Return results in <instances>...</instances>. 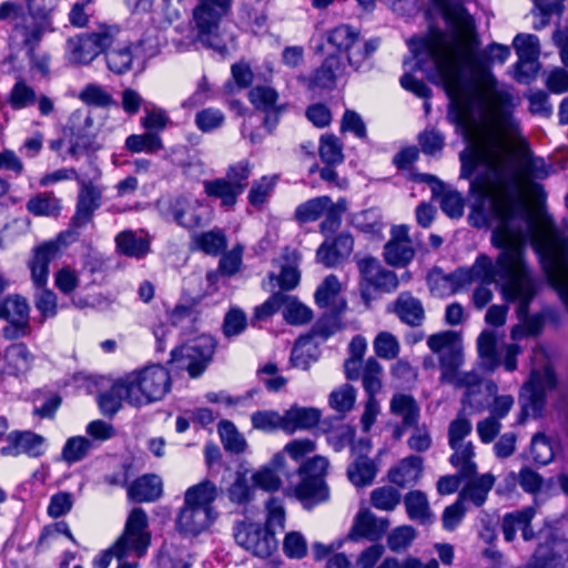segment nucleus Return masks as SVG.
Here are the masks:
<instances>
[{
    "instance_id": "obj_1",
    "label": "nucleus",
    "mask_w": 568,
    "mask_h": 568,
    "mask_svg": "<svg viewBox=\"0 0 568 568\" xmlns=\"http://www.w3.org/2000/svg\"><path fill=\"white\" fill-rule=\"evenodd\" d=\"M456 39L463 45L464 57H458L446 43L444 33L438 31L432 38L414 37L408 41L414 54L415 69L429 71V79L442 84L450 99L449 120L459 129L468 132L475 120V106L479 100L464 73V62L484 68L488 61L504 63L510 54L507 45L493 43L486 51L478 52L479 39L474 28L476 44L467 45V38L455 32Z\"/></svg>"
},
{
    "instance_id": "obj_2",
    "label": "nucleus",
    "mask_w": 568,
    "mask_h": 568,
    "mask_svg": "<svg viewBox=\"0 0 568 568\" xmlns=\"http://www.w3.org/2000/svg\"><path fill=\"white\" fill-rule=\"evenodd\" d=\"M523 235V227L498 225L493 234L494 245L500 250L495 263L480 254L469 268L459 267L449 273L454 294L474 281L485 284L501 281L500 293L506 302L517 303V316L526 320L529 306L538 292V280L526 261L525 247L515 241Z\"/></svg>"
},
{
    "instance_id": "obj_3",
    "label": "nucleus",
    "mask_w": 568,
    "mask_h": 568,
    "mask_svg": "<svg viewBox=\"0 0 568 568\" xmlns=\"http://www.w3.org/2000/svg\"><path fill=\"white\" fill-rule=\"evenodd\" d=\"M459 161L460 178L470 180L469 192L478 209L487 203L489 214L503 227L513 226L516 220L531 224L519 178L511 168L480 145L464 149Z\"/></svg>"
},
{
    "instance_id": "obj_4",
    "label": "nucleus",
    "mask_w": 568,
    "mask_h": 568,
    "mask_svg": "<svg viewBox=\"0 0 568 568\" xmlns=\"http://www.w3.org/2000/svg\"><path fill=\"white\" fill-rule=\"evenodd\" d=\"M232 0H199L193 9L192 42L212 50L222 58L229 54L221 22L231 10Z\"/></svg>"
},
{
    "instance_id": "obj_5",
    "label": "nucleus",
    "mask_w": 568,
    "mask_h": 568,
    "mask_svg": "<svg viewBox=\"0 0 568 568\" xmlns=\"http://www.w3.org/2000/svg\"><path fill=\"white\" fill-rule=\"evenodd\" d=\"M129 387V404L143 406L161 400L171 390V376L162 365H150L124 376Z\"/></svg>"
},
{
    "instance_id": "obj_6",
    "label": "nucleus",
    "mask_w": 568,
    "mask_h": 568,
    "mask_svg": "<svg viewBox=\"0 0 568 568\" xmlns=\"http://www.w3.org/2000/svg\"><path fill=\"white\" fill-rule=\"evenodd\" d=\"M58 245L48 242L34 248L33 260L30 263L32 281L40 290L36 294L34 304L43 317H53L57 314V295L47 288L49 264L57 256Z\"/></svg>"
},
{
    "instance_id": "obj_7",
    "label": "nucleus",
    "mask_w": 568,
    "mask_h": 568,
    "mask_svg": "<svg viewBox=\"0 0 568 568\" xmlns=\"http://www.w3.org/2000/svg\"><path fill=\"white\" fill-rule=\"evenodd\" d=\"M556 386L557 376L552 367L545 366L542 371H532L520 393L521 412L518 422L523 424L529 416L538 417L545 407L547 392Z\"/></svg>"
},
{
    "instance_id": "obj_8",
    "label": "nucleus",
    "mask_w": 568,
    "mask_h": 568,
    "mask_svg": "<svg viewBox=\"0 0 568 568\" xmlns=\"http://www.w3.org/2000/svg\"><path fill=\"white\" fill-rule=\"evenodd\" d=\"M356 265L359 273L361 297L367 306L372 300V291L393 293L397 290L399 281L396 273L384 267L378 258L373 256L357 258Z\"/></svg>"
},
{
    "instance_id": "obj_9",
    "label": "nucleus",
    "mask_w": 568,
    "mask_h": 568,
    "mask_svg": "<svg viewBox=\"0 0 568 568\" xmlns=\"http://www.w3.org/2000/svg\"><path fill=\"white\" fill-rule=\"evenodd\" d=\"M215 339L210 335H201L192 342L174 348L171 352V362L176 363L179 369H184L192 378L201 376L212 361L215 352Z\"/></svg>"
},
{
    "instance_id": "obj_10",
    "label": "nucleus",
    "mask_w": 568,
    "mask_h": 568,
    "mask_svg": "<svg viewBox=\"0 0 568 568\" xmlns=\"http://www.w3.org/2000/svg\"><path fill=\"white\" fill-rule=\"evenodd\" d=\"M328 465L327 458L315 456L298 468L301 483L295 491L301 500L317 504L328 498V487L325 483Z\"/></svg>"
},
{
    "instance_id": "obj_11",
    "label": "nucleus",
    "mask_w": 568,
    "mask_h": 568,
    "mask_svg": "<svg viewBox=\"0 0 568 568\" xmlns=\"http://www.w3.org/2000/svg\"><path fill=\"white\" fill-rule=\"evenodd\" d=\"M433 353L439 354L440 381H452L464 363L460 335L454 331H444L427 338Z\"/></svg>"
},
{
    "instance_id": "obj_12",
    "label": "nucleus",
    "mask_w": 568,
    "mask_h": 568,
    "mask_svg": "<svg viewBox=\"0 0 568 568\" xmlns=\"http://www.w3.org/2000/svg\"><path fill=\"white\" fill-rule=\"evenodd\" d=\"M236 544L258 558H268L277 549L278 541L263 525L255 521H240L233 528Z\"/></svg>"
},
{
    "instance_id": "obj_13",
    "label": "nucleus",
    "mask_w": 568,
    "mask_h": 568,
    "mask_svg": "<svg viewBox=\"0 0 568 568\" xmlns=\"http://www.w3.org/2000/svg\"><path fill=\"white\" fill-rule=\"evenodd\" d=\"M112 28H101L97 32L82 33L68 40L71 60L75 63L88 64L113 43Z\"/></svg>"
},
{
    "instance_id": "obj_14",
    "label": "nucleus",
    "mask_w": 568,
    "mask_h": 568,
    "mask_svg": "<svg viewBox=\"0 0 568 568\" xmlns=\"http://www.w3.org/2000/svg\"><path fill=\"white\" fill-rule=\"evenodd\" d=\"M248 100L256 110L264 112L263 125L270 134L273 133L286 110L285 104H277V91L267 85H256L250 90Z\"/></svg>"
},
{
    "instance_id": "obj_15",
    "label": "nucleus",
    "mask_w": 568,
    "mask_h": 568,
    "mask_svg": "<svg viewBox=\"0 0 568 568\" xmlns=\"http://www.w3.org/2000/svg\"><path fill=\"white\" fill-rule=\"evenodd\" d=\"M148 517L142 508H133L128 517L122 536L114 544L118 555H125L128 550H141L149 545V536L144 532Z\"/></svg>"
},
{
    "instance_id": "obj_16",
    "label": "nucleus",
    "mask_w": 568,
    "mask_h": 568,
    "mask_svg": "<svg viewBox=\"0 0 568 568\" xmlns=\"http://www.w3.org/2000/svg\"><path fill=\"white\" fill-rule=\"evenodd\" d=\"M437 6L445 21L453 28L454 32H459L467 38V45L471 49L476 44L474 36L475 20L468 13L466 8L453 0H432Z\"/></svg>"
},
{
    "instance_id": "obj_17",
    "label": "nucleus",
    "mask_w": 568,
    "mask_h": 568,
    "mask_svg": "<svg viewBox=\"0 0 568 568\" xmlns=\"http://www.w3.org/2000/svg\"><path fill=\"white\" fill-rule=\"evenodd\" d=\"M346 74V65L341 54H328L321 65L310 75L308 89L332 91L336 88L337 82L344 79Z\"/></svg>"
},
{
    "instance_id": "obj_18",
    "label": "nucleus",
    "mask_w": 568,
    "mask_h": 568,
    "mask_svg": "<svg viewBox=\"0 0 568 568\" xmlns=\"http://www.w3.org/2000/svg\"><path fill=\"white\" fill-rule=\"evenodd\" d=\"M75 213L71 220L74 230L81 229L91 222L93 213L100 207L102 191L91 181H80Z\"/></svg>"
},
{
    "instance_id": "obj_19",
    "label": "nucleus",
    "mask_w": 568,
    "mask_h": 568,
    "mask_svg": "<svg viewBox=\"0 0 568 568\" xmlns=\"http://www.w3.org/2000/svg\"><path fill=\"white\" fill-rule=\"evenodd\" d=\"M388 527L387 518L377 517L371 510L364 509L356 515L347 538L352 541H358L362 538L377 541L385 535Z\"/></svg>"
},
{
    "instance_id": "obj_20",
    "label": "nucleus",
    "mask_w": 568,
    "mask_h": 568,
    "mask_svg": "<svg viewBox=\"0 0 568 568\" xmlns=\"http://www.w3.org/2000/svg\"><path fill=\"white\" fill-rule=\"evenodd\" d=\"M354 248V239L349 232H342L333 240L326 239L317 248L316 257L326 267H335L346 260Z\"/></svg>"
},
{
    "instance_id": "obj_21",
    "label": "nucleus",
    "mask_w": 568,
    "mask_h": 568,
    "mask_svg": "<svg viewBox=\"0 0 568 568\" xmlns=\"http://www.w3.org/2000/svg\"><path fill=\"white\" fill-rule=\"evenodd\" d=\"M529 568H568V540L554 539L540 545L530 562Z\"/></svg>"
},
{
    "instance_id": "obj_22",
    "label": "nucleus",
    "mask_w": 568,
    "mask_h": 568,
    "mask_svg": "<svg viewBox=\"0 0 568 568\" xmlns=\"http://www.w3.org/2000/svg\"><path fill=\"white\" fill-rule=\"evenodd\" d=\"M7 442L8 445L0 449L2 456L26 454L36 458L43 454L44 438L36 433L14 430L8 434Z\"/></svg>"
},
{
    "instance_id": "obj_23",
    "label": "nucleus",
    "mask_w": 568,
    "mask_h": 568,
    "mask_svg": "<svg viewBox=\"0 0 568 568\" xmlns=\"http://www.w3.org/2000/svg\"><path fill=\"white\" fill-rule=\"evenodd\" d=\"M22 37V44L27 48L28 57L36 58V50L39 47L44 33L53 32L52 19H37L21 16V21L14 26Z\"/></svg>"
},
{
    "instance_id": "obj_24",
    "label": "nucleus",
    "mask_w": 568,
    "mask_h": 568,
    "mask_svg": "<svg viewBox=\"0 0 568 568\" xmlns=\"http://www.w3.org/2000/svg\"><path fill=\"white\" fill-rule=\"evenodd\" d=\"M513 45L519 58L515 65L516 79L518 82L528 83L535 78V74H530L524 71L526 64H531L538 58L539 54V39L534 34L519 33L515 37Z\"/></svg>"
},
{
    "instance_id": "obj_25",
    "label": "nucleus",
    "mask_w": 568,
    "mask_h": 568,
    "mask_svg": "<svg viewBox=\"0 0 568 568\" xmlns=\"http://www.w3.org/2000/svg\"><path fill=\"white\" fill-rule=\"evenodd\" d=\"M399 321L410 327H418L425 321V308L422 301L410 292H402L395 302L387 307Z\"/></svg>"
},
{
    "instance_id": "obj_26",
    "label": "nucleus",
    "mask_w": 568,
    "mask_h": 568,
    "mask_svg": "<svg viewBox=\"0 0 568 568\" xmlns=\"http://www.w3.org/2000/svg\"><path fill=\"white\" fill-rule=\"evenodd\" d=\"M214 518L213 513L204 508L184 504L176 518V528L184 535L197 536L209 528Z\"/></svg>"
},
{
    "instance_id": "obj_27",
    "label": "nucleus",
    "mask_w": 568,
    "mask_h": 568,
    "mask_svg": "<svg viewBox=\"0 0 568 568\" xmlns=\"http://www.w3.org/2000/svg\"><path fill=\"white\" fill-rule=\"evenodd\" d=\"M347 307L346 301L341 300L336 304L332 305L331 310L324 313L312 326V329L307 336L311 339L318 337L322 341H326L335 333L343 328L341 315Z\"/></svg>"
},
{
    "instance_id": "obj_28",
    "label": "nucleus",
    "mask_w": 568,
    "mask_h": 568,
    "mask_svg": "<svg viewBox=\"0 0 568 568\" xmlns=\"http://www.w3.org/2000/svg\"><path fill=\"white\" fill-rule=\"evenodd\" d=\"M69 130L68 154L71 158L78 159L81 155L91 156L102 148V144L97 140L98 134L95 131H85V128H75L74 125H70Z\"/></svg>"
},
{
    "instance_id": "obj_29",
    "label": "nucleus",
    "mask_w": 568,
    "mask_h": 568,
    "mask_svg": "<svg viewBox=\"0 0 568 568\" xmlns=\"http://www.w3.org/2000/svg\"><path fill=\"white\" fill-rule=\"evenodd\" d=\"M445 383L452 384L457 388H466L462 398L464 408L468 406L478 412L483 409V403L476 399V395L480 393L481 386V377L477 372L457 371L454 378L452 381H446Z\"/></svg>"
},
{
    "instance_id": "obj_30",
    "label": "nucleus",
    "mask_w": 568,
    "mask_h": 568,
    "mask_svg": "<svg viewBox=\"0 0 568 568\" xmlns=\"http://www.w3.org/2000/svg\"><path fill=\"white\" fill-rule=\"evenodd\" d=\"M423 471V458L412 455L404 458L399 465L389 469L388 478L390 483L405 488L418 481Z\"/></svg>"
},
{
    "instance_id": "obj_31",
    "label": "nucleus",
    "mask_w": 568,
    "mask_h": 568,
    "mask_svg": "<svg viewBox=\"0 0 568 568\" xmlns=\"http://www.w3.org/2000/svg\"><path fill=\"white\" fill-rule=\"evenodd\" d=\"M162 495V480L158 475L149 474L136 478L128 488V496L136 503H150Z\"/></svg>"
},
{
    "instance_id": "obj_32",
    "label": "nucleus",
    "mask_w": 568,
    "mask_h": 568,
    "mask_svg": "<svg viewBox=\"0 0 568 568\" xmlns=\"http://www.w3.org/2000/svg\"><path fill=\"white\" fill-rule=\"evenodd\" d=\"M130 390L124 377L113 383L110 389L99 394L98 405L101 413L112 418L122 407V402L129 404Z\"/></svg>"
},
{
    "instance_id": "obj_33",
    "label": "nucleus",
    "mask_w": 568,
    "mask_h": 568,
    "mask_svg": "<svg viewBox=\"0 0 568 568\" xmlns=\"http://www.w3.org/2000/svg\"><path fill=\"white\" fill-rule=\"evenodd\" d=\"M168 213L174 222L185 229H194L202 224V217L197 213L196 204L184 196H178L170 201Z\"/></svg>"
},
{
    "instance_id": "obj_34",
    "label": "nucleus",
    "mask_w": 568,
    "mask_h": 568,
    "mask_svg": "<svg viewBox=\"0 0 568 568\" xmlns=\"http://www.w3.org/2000/svg\"><path fill=\"white\" fill-rule=\"evenodd\" d=\"M284 432L292 434L296 429H310L321 419V412L314 407L291 406L285 410Z\"/></svg>"
},
{
    "instance_id": "obj_35",
    "label": "nucleus",
    "mask_w": 568,
    "mask_h": 568,
    "mask_svg": "<svg viewBox=\"0 0 568 568\" xmlns=\"http://www.w3.org/2000/svg\"><path fill=\"white\" fill-rule=\"evenodd\" d=\"M422 180L427 183H435L433 192L439 195V191L443 192L440 199L442 211L452 219H458L464 213V200L457 191H444V183L432 174H424Z\"/></svg>"
},
{
    "instance_id": "obj_36",
    "label": "nucleus",
    "mask_w": 568,
    "mask_h": 568,
    "mask_svg": "<svg viewBox=\"0 0 568 568\" xmlns=\"http://www.w3.org/2000/svg\"><path fill=\"white\" fill-rule=\"evenodd\" d=\"M321 352L317 344H314L311 336H300L290 356V363L293 367L307 371L312 363H315L320 358Z\"/></svg>"
},
{
    "instance_id": "obj_37",
    "label": "nucleus",
    "mask_w": 568,
    "mask_h": 568,
    "mask_svg": "<svg viewBox=\"0 0 568 568\" xmlns=\"http://www.w3.org/2000/svg\"><path fill=\"white\" fill-rule=\"evenodd\" d=\"M390 413L402 416L403 427H413L418 424L420 408L415 398L407 394H395L389 404Z\"/></svg>"
},
{
    "instance_id": "obj_38",
    "label": "nucleus",
    "mask_w": 568,
    "mask_h": 568,
    "mask_svg": "<svg viewBox=\"0 0 568 568\" xmlns=\"http://www.w3.org/2000/svg\"><path fill=\"white\" fill-rule=\"evenodd\" d=\"M115 244L118 251L129 257L142 258L150 252L149 240L131 230L120 232L115 236Z\"/></svg>"
},
{
    "instance_id": "obj_39",
    "label": "nucleus",
    "mask_w": 568,
    "mask_h": 568,
    "mask_svg": "<svg viewBox=\"0 0 568 568\" xmlns=\"http://www.w3.org/2000/svg\"><path fill=\"white\" fill-rule=\"evenodd\" d=\"M216 497V486L210 480H203L200 484L187 488L184 494V504L197 508H204V510L213 513L212 503Z\"/></svg>"
},
{
    "instance_id": "obj_40",
    "label": "nucleus",
    "mask_w": 568,
    "mask_h": 568,
    "mask_svg": "<svg viewBox=\"0 0 568 568\" xmlns=\"http://www.w3.org/2000/svg\"><path fill=\"white\" fill-rule=\"evenodd\" d=\"M404 505L407 515L412 520H416L423 525L430 524L433 521L429 503L424 491L412 490L407 493L404 497Z\"/></svg>"
},
{
    "instance_id": "obj_41",
    "label": "nucleus",
    "mask_w": 568,
    "mask_h": 568,
    "mask_svg": "<svg viewBox=\"0 0 568 568\" xmlns=\"http://www.w3.org/2000/svg\"><path fill=\"white\" fill-rule=\"evenodd\" d=\"M454 454L450 456V464L459 469V476L463 478H471L476 475L477 465L474 462L475 448L471 442L457 444L450 447Z\"/></svg>"
},
{
    "instance_id": "obj_42",
    "label": "nucleus",
    "mask_w": 568,
    "mask_h": 568,
    "mask_svg": "<svg viewBox=\"0 0 568 568\" xmlns=\"http://www.w3.org/2000/svg\"><path fill=\"white\" fill-rule=\"evenodd\" d=\"M26 209L34 216L55 217L60 214L62 205L60 199L52 192H42L31 196Z\"/></svg>"
},
{
    "instance_id": "obj_43",
    "label": "nucleus",
    "mask_w": 568,
    "mask_h": 568,
    "mask_svg": "<svg viewBox=\"0 0 568 568\" xmlns=\"http://www.w3.org/2000/svg\"><path fill=\"white\" fill-rule=\"evenodd\" d=\"M495 484V477L491 474H484L476 479L470 480L460 491L462 500H470L475 506L480 507L485 504L488 493Z\"/></svg>"
},
{
    "instance_id": "obj_44",
    "label": "nucleus",
    "mask_w": 568,
    "mask_h": 568,
    "mask_svg": "<svg viewBox=\"0 0 568 568\" xmlns=\"http://www.w3.org/2000/svg\"><path fill=\"white\" fill-rule=\"evenodd\" d=\"M377 466L371 458H355L347 467V477L356 487L372 485L376 475Z\"/></svg>"
},
{
    "instance_id": "obj_45",
    "label": "nucleus",
    "mask_w": 568,
    "mask_h": 568,
    "mask_svg": "<svg viewBox=\"0 0 568 568\" xmlns=\"http://www.w3.org/2000/svg\"><path fill=\"white\" fill-rule=\"evenodd\" d=\"M385 262L395 267H405L415 256L410 241H388L384 245Z\"/></svg>"
},
{
    "instance_id": "obj_46",
    "label": "nucleus",
    "mask_w": 568,
    "mask_h": 568,
    "mask_svg": "<svg viewBox=\"0 0 568 568\" xmlns=\"http://www.w3.org/2000/svg\"><path fill=\"white\" fill-rule=\"evenodd\" d=\"M204 192L210 197L220 199L223 206L232 207L241 192L224 178L204 181Z\"/></svg>"
},
{
    "instance_id": "obj_47",
    "label": "nucleus",
    "mask_w": 568,
    "mask_h": 568,
    "mask_svg": "<svg viewBox=\"0 0 568 568\" xmlns=\"http://www.w3.org/2000/svg\"><path fill=\"white\" fill-rule=\"evenodd\" d=\"M139 47L140 44H130L109 50L105 53L109 70L116 74H123L128 72L132 67L134 50H136Z\"/></svg>"
},
{
    "instance_id": "obj_48",
    "label": "nucleus",
    "mask_w": 568,
    "mask_h": 568,
    "mask_svg": "<svg viewBox=\"0 0 568 568\" xmlns=\"http://www.w3.org/2000/svg\"><path fill=\"white\" fill-rule=\"evenodd\" d=\"M0 318L6 321L29 322L30 307L27 300L18 294L7 296L0 303Z\"/></svg>"
},
{
    "instance_id": "obj_49",
    "label": "nucleus",
    "mask_w": 568,
    "mask_h": 568,
    "mask_svg": "<svg viewBox=\"0 0 568 568\" xmlns=\"http://www.w3.org/2000/svg\"><path fill=\"white\" fill-rule=\"evenodd\" d=\"M329 203L331 197L326 195L311 199L296 207L294 217L301 224L314 222L324 214Z\"/></svg>"
},
{
    "instance_id": "obj_50",
    "label": "nucleus",
    "mask_w": 568,
    "mask_h": 568,
    "mask_svg": "<svg viewBox=\"0 0 568 568\" xmlns=\"http://www.w3.org/2000/svg\"><path fill=\"white\" fill-rule=\"evenodd\" d=\"M125 148L132 153H155L163 149V142L156 132L131 134L125 140Z\"/></svg>"
},
{
    "instance_id": "obj_51",
    "label": "nucleus",
    "mask_w": 568,
    "mask_h": 568,
    "mask_svg": "<svg viewBox=\"0 0 568 568\" xmlns=\"http://www.w3.org/2000/svg\"><path fill=\"white\" fill-rule=\"evenodd\" d=\"M318 154L326 165L341 164L344 161L342 141L334 134H323L320 140Z\"/></svg>"
},
{
    "instance_id": "obj_52",
    "label": "nucleus",
    "mask_w": 568,
    "mask_h": 568,
    "mask_svg": "<svg viewBox=\"0 0 568 568\" xmlns=\"http://www.w3.org/2000/svg\"><path fill=\"white\" fill-rule=\"evenodd\" d=\"M359 32L348 24H341L334 28L327 37V41L339 51L347 52V57L357 45Z\"/></svg>"
},
{
    "instance_id": "obj_53",
    "label": "nucleus",
    "mask_w": 568,
    "mask_h": 568,
    "mask_svg": "<svg viewBox=\"0 0 568 568\" xmlns=\"http://www.w3.org/2000/svg\"><path fill=\"white\" fill-rule=\"evenodd\" d=\"M219 434L226 452L242 454L246 449L247 445L245 438L239 433L232 422L221 420L219 423Z\"/></svg>"
},
{
    "instance_id": "obj_54",
    "label": "nucleus",
    "mask_w": 568,
    "mask_h": 568,
    "mask_svg": "<svg viewBox=\"0 0 568 568\" xmlns=\"http://www.w3.org/2000/svg\"><path fill=\"white\" fill-rule=\"evenodd\" d=\"M266 520L263 528L271 531L275 537L276 532L285 528V509L283 500L276 497H270L265 503Z\"/></svg>"
},
{
    "instance_id": "obj_55",
    "label": "nucleus",
    "mask_w": 568,
    "mask_h": 568,
    "mask_svg": "<svg viewBox=\"0 0 568 568\" xmlns=\"http://www.w3.org/2000/svg\"><path fill=\"white\" fill-rule=\"evenodd\" d=\"M251 422L255 429L264 433H274L278 429L284 430L285 414L280 415L275 410H257L251 415Z\"/></svg>"
},
{
    "instance_id": "obj_56",
    "label": "nucleus",
    "mask_w": 568,
    "mask_h": 568,
    "mask_svg": "<svg viewBox=\"0 0 568 568\" xmlns=\"http://www.w3.org/2000/svg\"><path fill=\"white\" fill-rule=\"evenodd\" d=\"M382 373L383 367L375 357L366 359L362 373V383L367 396H376L382 389Z\"/></svg>"
},
{
    "instance_id": "obj_57",
    "label": "nucleus",
    "mask_w": 568,
    "mask_h": 568,
    "mask_svg": "<svg viewBox=\"0 0 568 568\" xmlns=\"http://www.w3.org/2000/svg\"><path fill=\"white\" fill-rule=\"evenodd\" d=\"M496 344V336L489 331H484L477 338L478 354L485 361V367L488 371H494L500 364Z\"/></svg>"
},
{
    "instance_id": "obj_58",
    "label": "nucleus",
    "mask_w": 568,
    "mask_h": 568,
    "mask_svg": "<svg viewBox=\"0 0 568 568\" xmlns=\"http://www.w3.org/2000/svg\"><path fill=\"white\" fill-rule=\"evenodd\" d=\"M535 10L532 14L539 17V20L534 22L535 30H541L550 23L552 14L561 16L564 11V0H532Z\"/></svg>"
},
{
    "instance_id": "obj_59",
    "label": "nucleus",
    "mask_w": 568,
    "mask_h": 568,
    "mask_svg": "<svg viewBox=\"0 0 568 568\" xmlns=\"http://www.w3.org/2000/svg\"><path fill=\"white\" fill-rule=\"evenodd\" d=\"M346 210L345 199H339L336 203L331 200L328 209L324 212L325 219L320 224L321 233L325 236L335 233L342 224V216Z\"/></svg>"
},
{
    "instance_id": "obj_60",
    "label": "nucleus",
    "mask_w": 568,
    "mask_h": 568,
    "mask_svg": "<svg viewBox=\"0 0 568 568\" xmlns=\"http://www.w3.org/2000/svg\"><path fill=\"white\" fill-rule=\"evenodd\" d=\"M356 389L351 384H343L334 389L328 396L329 406L344 415L354 408L356 400Z\"/></svg>"
},
{
    "instance_id": "obj_61",
    "label": "nucleus",
    "mask_w": 568,
    "mask_h": 568,
    "mask_svg": "<svg viewBox=\"0 0 568 568\" xmlns=\"http://www.w3.org/2000/svg\"><path fill=\"white\" fill-rule=\"evenodd\" d=\"M93 447L92 440L83 436L71 437L64 444L62 458L68 464L82 460Z\"/></svg>"
},
{
    "instance_id": "obj_62",
    "label": "nucleus",
    "mask_w": 568,
    "mask_h": 568,
    "mask_svg": "<svg viewBox=\"0 0 568 568\" xmlns=\"http://www.w3.org/2000/svg\"><path fill=\"white\" fill-rule=\"evenodd\" d=\"M341 292V283L336 275H327L322 284L317 287L314 298L316 304L324 308L331 304H335L334 301Z\"/></svg>"
},
{
    "instance_id": "obj_63",
    "label": "nucleus",
    "mask_w": 568,
    "mask_h": 568,
    "mask_svg": "<svg viewBox=\"0 0 568 568\" xmlns=\"http://www.w3.org/2000/svg\"><path fill=\"white\" fill-rule=\"evenodd\" d=\"M283 316L288 324L303 325L311 322L313 312L296 298L287 295V301L284 303Z\"/></svg>"
},
{
    "instance_id": "obj_64",
    "label": "nucleus",
    "mask_w": 568,
    "mask_h": 568,
    "mask_svg": "<svg viewBox=\"0 0 568 568\" xmlns=\"http://www.w3.org/2000/svg\"><path fill=\"white\" fill-rule=\"evenodd\" d=\"M371 503L379 510L392 511L400 503V494L390 486L378 487L371 493Z\"/></svg>"
}]
</instances>
